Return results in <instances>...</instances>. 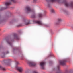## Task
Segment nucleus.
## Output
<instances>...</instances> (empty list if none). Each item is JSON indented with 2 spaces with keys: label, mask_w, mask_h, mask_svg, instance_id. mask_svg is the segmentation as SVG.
<instances>
[{
  "label": "nucleus",
  "mask_w": 73,
  "mask_h": 73,
  "mask_svg": "<svg viewBox=\"0 0 73 73\" xmlns=\"http://www.w3.org/2000/svg\"><path fill=\"white\" fill-rule=\"evenodd\" d=\"M25 73H29V72H28V70L25 71Z\"/></svg>",
  "instance_id": "nucleus-23"
},
{
  "label": "nucleus",
  "mask_w": 73,
  "mask_h": 73,
  "mask_svg": "<svg viewBox=\"0 0 73 73\" xmlns=\"http://www.w3.org/2000/svg\"><path fill=\"white\" fill-rule=\"evenodd\" d=\"M57 68L59 70V72H60V69H60V66H58Z\"/></svg>",
  "instance_id": "nucleus-25"
},
{
  "label": "nucleus",
  "mask_w": 73,
  "mask_h": 73,
  "mask_svg": "<svg viewBox=\"0 0 73 73\" xmlns=\"http://www.w3.org/2000/svg\"><path fill=\"white\" fill-rule=\"evenodd\" d=\"M65 4L66 6V7H69V6L70 5H69V4L68 3H67V2H65Z\"/></svg>",
  "instance_id": "nucleus-15"
},
{
  "label": "nucleus",
  "mask_w": 73,
  "mask_h": 73,
  "mask_svg": "<svg viewBox=\"0 0 73 73\" xmlns=\"http://www.w3.org/2000/svg\"><path fill=\"white\" fill-rule=\"evenodd\" d=\"M48 7H49V5H48Z\"/></svg>",
  "instance_id": "nucleus-28"
},
{
  "label": "nucleus",
  "mask_w": 73,
  "mask_h": 73,
  "mask_svg": "<svg viewBox=\"0 0 73 73\" xmlns=\"http://www.w3.org/2000/svg\"><path fill=\"white\" fill-rule=\"evenodd\" d=\"M33 1L34 2H36V1H37V0H33Z\"/></svg>",
  "instance_id": "nucleus-26"
},
{
  "label": "nucleus",
  "mask_w": 73,
  "mask_h": 73,
  "mask_svg": "<svg viewBox=\"0 0 73 73\" xmlns=\"http://www.w3.org/2000/svg\"><path fill=\"white\" fill-rule=\"evenodd\" d=\"M36 23H37V24H39V25H44V24L42 23L40 21H36Z\"/></svg>",
  "instance_id": "nucleus-9"
},
{
  "label": "nucleus",
  "mask_w": 73,
  "mask_h": 73,
  "mask_svg": "<svg viewBox=\"0 0 73 73\" xmlns=\"http://www.w3.org/2000/svg\"><path fill=\"white\" fill-rule=\"evenodd\" d=\"M6 42L7 43H8V44H9L11 46L12 45V43L11 42H10V40H9V39H7L6 40Z\"/></svg>",
  "instance_id": "nucleus-10"
},
{
  "label": "nucleus",
  "mask_w": 73,
  "mask_h": 73,
  "mask_svg": "<svg viewBox=\"0 0 73 73\" xmlns=\"http://www.w3.org/2000/svg\"><path fill=\"white\" fill-rule=\"evenodd\" d=\"M3 21V20L2 19H1L0 18V23H1L2 21Z\"/></svg>",
  "instance_id": "nucleus-20"
},
{
  "label": "nucleus",
  "mask_w": 73,
  "mask_h": 73,
  "mask_svg": "<svg viewBox=\"0 0 73 73\" xmlns=\"http://www.w3.org/2000/svg\"><path fill=\"white\" fill-rule=\"evenodd\" d=\"M43 16V15L41 13H39L38 14V16L39 17H42Z\"/></svg>",
  "instance_id": "nucleus-14"
},
{
  "label": "nucleus",
  "mask_w": 73,
  "mask_h": 73,
  "mask_svg": "<svg viewBox=\"0 0 73 73\" xmlns=\"http://www.w3.org/2000/svg\"><path fill=\"white\" fill-rule=\"evenodd\" d=\"M32 17L33 18H35V17H36V15H35V14L32 15Z\"/></svg>",
  "instance_id": "nucleus-16"
},
{
  "label": "nucleus",
  "mask_w": 73,
  "mask_h": 73,
  "mask_svg": "<svg viewBox=\"0 0 73 73\" xmlns=\"http://www.w3.org/2000/svg\"><path fill=\"white\" fill-rule=\"evenodd\" d=\"M64 13L65 14H68V11H64Z\"/></svg>",
  "instance_id": "nucleus-18"
},
{
  "label": "nucleus",
  "mask_w": 73,
  "mask_h": 73,
  "mask_svg": "<svg viewBox=\"0 0 73 73\" xmlns=\"http://www.w3.org/2000/svg\"><path fill=\"white\" fill-rule=\"evenodd\" d=\"M0 69H1V70H6V69L5 68L2 67L1 66H0Z\"/></svg>",
  "instance_id": "nucleus-13"
},
{
  "label": "nucleus",
  "mask_w": 73,
  "mask_h": 73,
  "mask_svg": "<svg viewBox=\"0 0 73 73\" xmlns=\"http://www.w3.org/2000/svg\"><path fill=\"white\" fill-rule=\"evenodd\" d=\"M16 69L18 70L19 72L21 73L23 71V68L21 67H18L17 66H15Z\"/></svg>",
  "instance_id": "nucleus-3"
},
{
  "label": "nucleus",
  "mask_w": 73,
  "mask_h": 73,
  "mask_svg": "<svg viewBox=\"0 0 73 73\" xmlns=\"http://www.w3.org/2000/svg\"><path fill=\"white\" fill-rule=\"evenodd\" d=\"M28 63L30 66H35L36 65V63L31 62H29Z\"/></svg>",
  "instance_id": "nucleus-5"
},
{
  "label": "nucleus",
  "mask_w": 73,
  "mask_h": 73,
  "mask_svg": "<svg viewBox=\"0 0 73 73\" xmlns=\"http://www.w3.org/2000/svg\"><path fill=\"white\" fill-rule=\"evenodd\" d=\"M9 2H7L5 3V5L6 6H8L11 3V2H13V3H16V1L15 0H9Z\"/></svg>",
  "instance_id": "nucleus-2"
},
{
  "label": "nucleus",
  "mask_w": 73,
  "mask_h": 73,
  "mask_svg": "<svg viewBox=\"0 0 73 73\" xmlns=\"http://www.w3.org/2000/svg\"><path fill=\"white\" fill-rule=\"evenodd\" d=\"M14 38H15V39H16L17 40H19L20 39V37H19V36H17V35H15L14 36Z\"/></svg>",
  "instance_id": "nucleus-11"
},
{
  "label": "nucleus",
  "mask_w": 73,
  "mask_h": 73,
  "mask_svg": "<svg viewBox=\"0 0 73 73\" xmlns=\"http://www.w3.org/2000/svg\"><path fill=\"white\" fill-rule=\"evenodd\" d=\"M17 64H18V63H17Z\"/></svg>",
  "instance_id": "nucleus-29"
},
{
  "label": "nucleus",
  "mask_w": 73,
  "mask_h": 73,
  "mask_svg": "<svg viewBox=\"0 0 73 73\" xmlns=\"http://www.w3.org/2000/svg\"><path fill=\"white\" fill-rule=\"evenodd\" d=\"M51 12L52 13H54V10L53 9H52L51 10Z\"/></svg>",
  "instance_id": "nucleus-21"
},
{
  "label": "nucleus",
  "mask_w": 73,
  "mask_h": 73,
  "mask_svg": "<svg viewBox=\"0 0 73 73\" xmlns=\"http://www.w3.org/2000/svg\"><path fill=\"white\" fill-rule=\"evenodd\" d=\"M52 55L50 54L49 55V56L50 57H52Z\"/></svg>",
  "instance_id": "nucleus-27"
},
{
  "label": "nucleus",
  "mask_w": 73,
  "mask_h": 73,
  "mask_svg": "<svg viewBox=\"0 0 73 73\" xmlns=\"http://www.w3.org/2000/svg\"><path fill=\"white\" fill-rule=\"evenodd\" d=\"M70 6H71L72 7H73V2H72L70 4Z\"/></svg>",
  "instance_id": "nucleus-17"
},
{
  "label": "nucleus",
  "mask_w": 73,
  "mask_h": 73,
  "mask_svg": "<svg viewBox=\"0 0 73 73\" xmlns=\"http://www.w3.org/2000/svg\"><path fill=\"white\" fill-rule=\"evenodd\" d=\"M33 73H38V72L36 71H33Z\"/></svg>",
  "instance_id": "nucleus-22"
},
{
  "label": "nucleus",
  "mask_w": 73,
  "mask_h": 73,
  "mask_svg": "<svg viewBox=\"0 0 73 73\" xmlns=\"http://www.w3.org/2000/svg\"><path fill=\"white\" fill-rule=\"evenodd\" d=\"M66 62V60H60L59 61V63L61 65H65Z\"/></svg>",
  "instance_id": "nucleus-4"
},
{
  "label": "nucleus",
  "mask_w": 73,
  "mask_h": 73,
  "mask_svg": "<svg viewBox=\"0 0 73 73\" xmlns=\"http://www.w3.org/2000/svg\"><path fill=\"white\" fill-rule=\"evenodd\" d=\"M3 9H4V8L2 7L0 9V11H2V10H3Z\"/></svg>",
  "instance_id": "nucleus-24"
},
{
  "label": "nucleus",
  "mask_w": 73,
  "mask_h": 73,
  "mask_svg": "<svg viewBox=\"0 0 73 73\" xmlns=\"http://www.w3.org/2000/svg\"><path fill=\"white\" fill-rule=\"evenodd\" d=\"M23 22H24V24L25 25H27L30 24V22L27 19H24L23 20Z\"/></svg>",
  "instance_id": "nucleus-6"
},
{
  "label": "nucleus",
  "mask_w": 73,
  "mask_h": 73,
  "mask_svg": "<svg viewBox=\"0 0 73 73\" xmlns=\"http://www.w3.org/2000/svg\"><path fill=\"white\" fill-rule=\"evenodd\" d=\"M62 20L61 18H58L57 19V21L55 23V25H58V24L61 22Z\"/></svg>",
  "instance_id": "nucleus-8"
},
{
  "label": "nucleus",
  "mask_w": 73,
  "mask_h": 73,
  "mask_svg": "<svg viewBox=\"0 0 73 73\" xmlns=\"http://www.w3.org/2000/svg\"><path fill=\"white\" fill-rule=\"evenodd\" d=\"M26 10L27 12H32L33 13H35V11L34 9H32L29 6L26 7Z\"/></svg>",
  "instance_id": "nucleus-1"
},
{
  "label": "nucleus",
  "mask_w": 73,
  "mask_h": 73,
  "mask_svg": "<svg viewBox=\"0 0 73 73\" xmlns=\"http://www.w3.org/2000/svg\"><path fill=\"white\" fill-rule=\"evenodd\" d=\"M8 53H9V52L8 51L7 52H6L5 53L4 52H3L2 53V57L3 58H4V57H5V55L6 54H8Z\"/></svg>",
  "instance_id": "nucleus-12"
},
{
  "label": "nucleus",
  "mask_w": 73,
  "mask_h": 73,
  "mask_svg": "<svg viewBox=\"0 0 73 73\" xmlns=\"http://www.w3.org/2000/svg\"><path fill=\"white\" fill-rule=\"evenodd\" d=\"M56 0H50V1L51 2H54V1H56Z\"/></svg>",
  "instance_id": "nucleus-19"
},
{
  "label": "nucleus",
  "mask_w": 73,
  "mask_h": 73,
  "mask_svg": "<svg viewBox=\"0 0 73 73\" xmlns=\"http://www.w3.org/2000/svg\"><path fill=\"white\" fill-rule=\"evenodd\" d=\"M45 62H41L40 64V65L42 68L43 69H44V66H45Z\"/></svg>",
  "instance_id": "nucleus-7"
}]
</instances>
